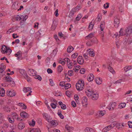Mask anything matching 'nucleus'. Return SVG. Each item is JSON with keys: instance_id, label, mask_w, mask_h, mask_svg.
<instances>
[{"instance_id": "nucleus-14", "label": "nucleus", "mask_w": 132, "mask_h": 132, "mask_svg": "<svg viewBox=\"0 0 132 132\" xmlns=\"http://www.w3.org/2000/svg\"><path fill=\"white\" fill-rule=\"evenodd\" d=\"M43 115L44 118L48 122H49V121L51 120L50 116L46 113H43Z\"/></svg>"}, {"instance_id": "nucleus-63", "label": "nucleus", "mask_w": 132, "mask_h": 132, "mask_svg": "<svg viewBox=\"0 0 132 132\" xmlns=\"http://www.w3.org/2000/svg\"><path fill=\"white\" fill-rule=\"evenodd\" d=\"M61 108L63 110H65L66 108V106L64 104H63L61 106Z\"/></svg>"}, {"instance_id": "nucleus-35", "label": "nucleus", "mask_w": 132, "mask_h": 132, "mask_svg": "<svg viewBox=\"0 0 132 132\" xmlns=\"http://www.w3.org/2000/svg\"><path fill=\"white\" fill-rule=\"evenodd\" d=\"M90 40L92 43L93 44L94 43H97L98 41L97 39L95 37H94Z\"/></svg>"}, {"instance_id": "nucleus-26", "label": "nucleus", "mask_w": 132, "mask_h": 132, "mask_svg": "<svg viewBox=\"0 0 132 132\" xmlns=\"http://www.w3.org/2000/svg\"><path fill=\"white\" fill-rule=\"evenodd\" d=\"M74 50V48L71 46L68 47L67 50V52L69 53H70Z\"/></svg>"}, {"instance_id": "nucleus-55", "label": "nucleus", "mask_w": 132, "mask_h": 132, "mask_svg": "<svg viewBox=\"0 0 132 132\" xmlns=\"http://www.w3.org/2000/svg\"><path fill=\"white\" fill-rule=\"evenodd\" d=\"M105 114L104 111H100L99 114V116H103Z\"/></svg>"}, {"instance_id": "nucleus-56", "label": "nucleus", "mask_w": 132, "mask_h": 132, "mask_svg": "<svg viewBox=\"0 0 132 132\" xmlns=\"http://www.w3.org/2000/svg\"><path fill=\"white\" fill-rule=\"evenodd\" d=\"M5 121L4 120L2 116L1 117H0V124H2L4 123V122Z\"/></svg>"}, {"instance_id": "nucleus-28", "label": "nucleus", "mask_w": 132, "mask_h": 132, "mask_svg": "<svg viewBox=\"0 0 132 132\" xmlns=\"http://www.w3.org/2000/svg\"><path fill=\"white\" fill-rule=\"evenodd\" d=\"M62 112L60 110H58L57 114L60 117L61 119L64 118V116L61 113Z\"/></svg>"}, {"instance_id": "nucleus-49", "label": "nucleus", "mask_w": 132, "mask_h": 132, "mask_svg": "<svg viewBox=\"0 0 132 132\" xmlns=\"http://www.w3.org/2000/svg\"><path fill=\"white\" fill-rule=\"evenodd\" d=\"M74 98L76 101V102L78 103V99L79 98V97L78 95L76 94L74 96Z\"/></svg>"}, {"instance_id": "nucleus-33", "label": "nucleus", "mask_w": 132, "mask_h": 132, "mask_svg": "<svg viewBox=\"0 0 132 132\" xmlns=\"http://www.w3.org/2000/svg\"><path fill=\"white\" fill-rule=\"evenodd\" d=\"M57 69V71L59 72H61L63 69V68L61 65H59Z\"/></svg>"}, {"instance_id": "nucleus-21", "label": "nucleus", "mask_w": 132, "mask_h": 132, "mask_svg": "<svg viewBox=\"0 0 132 132\" xmlns=\"http://www.w3.org/2000/svg\"><path fill=\"white\" fill-rule=\"evenodd\" d=\"M85 132H94V130L90 127H87L85 129Z\"/></svg>"}, {"instance_id": "nucleus-22", "label": "nucleus", "mask_w": 132, "mask_h": 132, "mask_svg": "<svg viewBox=\"0 0 132 132\" xmlns=\"http://www.w3.org/2000/svg\"><path fill=\"white\" fill-rule=\"evenodd\" d=\"M24 16L22 15L20 16H19L18 15H16L15 16V19L16 21H20L23 18Z\"/></svg>"}, {"instance_id": "nucleus-4", "label": "nucleus", "mask_w": 132, "mask_h": 132, "mask_svg": "<svg viewBox=\"0 0 132 132\" xmlns=\"http://www.w3.org/2000/svg\"><path fill=\"white\" fill-rule=\"evenodd\" d=\"M6 93L7 96L11 97L14 96L16 94L15 92L13 90H7Z\"/></svg>"}, {"instance_id": "nucleus-3", "label": "nucleus", "mask_w": 132, "mask_h": 132, "mask_svg": "<svg viewBox=\"0 0 132 132\" xmlns=\"http://www.w3.org/2000/svg\"><path fill=\"white\" fill-rule=\"evenodd\" d=\"M132 32V26L127 27L125 30V33L123 34V35L128 36H129Z\"/></svg>"}, {"instance_id": "nucleus-7", "label": "nucleus", "mask_w": 132, "mask_h": 132, "mask_svg": "<svg viewBox=\"0 0 132 132\" xmlns=\"http://www.w3.org/2000/svg\"><path fill=\"white\" fill-rule=\"evenodd\" d=\"M120 23L119 20L117 18H115L114 19V25L116 28L118 27Z\"/></svg>"}, {"instance_id": "nucleus-51", "label": "nucleus", "mask_w": 132, "mask_h": 132, "mask_svg": "<svg viewBox=\"0 0 132 132\" xmlns=\"http://www.w3.org/2000/svg\"><path fill=\"white\" fill-rule=\"evenodd\" d=\"M35 122L34 120H32V122L30 123H29V124L31 126H34L35 125Z\"/></svg>"}, {"instance_id": "nucleus-32", "label": "nucleus", "mask_w": 132, "mask_h": 132, "mask_svg": "<svg viewBox=\"0 0 132 132\" xmlns=\"http://www.w3.org/2000/svg\"><path fill=\"white\" fill-rule=\"evenodd\" d=\"M5 80L8 82H10L13 80V79L10 76H6L5 78Z\"/></svg>"}, {"instance_id": "nucleus-39", "label": "nucleus", "mask_w": 132, "mask_h": 132, "mask_svg": "<svg viewBox=\"0 0 132 132\" xmlns=\"http://www.w3.org/2000/svg\"><path fill=\"white\" fill-rule=\"evenodd\" d=\"M6 66L5 65H4V64L3 63H2L1 65H0V68L2 69V70H3V71H4L6 68Z\"/></svg>"}, {"instance_id": "nucleus-36", "label": "nucleus", "mask_w": 132, "mask_h": 132, "mask_svg": "<svg viewBox=\"0 0 132 132\" xmlns=\"http://www.w3.org/2000/svg\"><path fill=\"white\" fill-rule=\"evenodd\" d=\"M125 71L126 72V74L127 76H129L132 75V70Z\"/></svg>"}, {"instance_id": "nucleus-18", "label": "nucleus", "mask_w": 132, "mask_h": 132, "mask_svg": "<svg viewBox=\"0 0 132 132\" xmlns=\"http://www.w3.org/2000/svg\"><path fill=\"white\" fill-rule=\"evenodd\" d=\"M92 98L93 100H96L97 99L98 97V95L97 93H94L92 96Z\"/></svg>"}, {"instance_id": "nucleus-5", "label": "nucleus", "mask_w": 132, "mask_h": 132, "mask_svg": "<svg viewBox=\"0 0 132 132\" xmlns=\"http://www.w3.org/2000/svg\"><path fill=\"white\" fill-rule=\"evenodd\" d=\"M122 28H121L120 29V31L119 32V35L118 33L116 32L113 35V36H112V37L114 38L119 37L123 35V33L122 31Z\"/></svg>"}, {"instance_id": "nucleus-30", "label": "nucleus", "mask_w": 132, "mask_h": 132, "mask_svg": "<svg viewBox=\"0 0 132 132\" xmlns=\"http://www.w3.org/2000/svg\"><path fill=\"white\" fill-rule=\"evenodd\" d=\"M126 104L125 103H121L119 104L118 105V108L120 109H122L125 107Z\"/></svg>"}, {"instance_id": "nucleus-57", "label": "nucleus", "mask_w": 132, "mask_h": 132, "mask_svg": "<svg viewBox=\"0 0 132 132\" xmlns=\"http://www.w3.org/2000/svg\"><path fill=\"white\" fill-rule=\"evenodd\" d=\"M66 94L68 97H69L71 95V93L69 91L67 90L66 92Z\"/></svg>"}, {"instance_id": "nucleus-34", "label": "nucleus", "mask_w": 132, "mask_h": 132, "mask_svg": "<svg viewBox=\"0 0 132 132\" xmlns=\"http://www.w3.org/2000/svg\"><path fill=\"white\" fill-rule=\"evenodd\" d=\"M22 54V52L20 51H19L16 53L15 54V56L16 57H21Z\"/></svg>"}, {"instance_id": "nucleus-54", "label": "nucleus", "mask_w": 132, "mask_h": 132, "mask_svg": "<svg viewBox=\"0 0 132 132\" xmlns=\"http://www.w3.org/2000/svg\"><path fill=\"white\" fill-rule=\"evenodd\" d=\"M102 18V16H101V14H98L97 18L96 19H97V20L98 21H100Z\"/></svg>"}, {"instance_id": "nucleus-8", "label": "nucleus", "mask_w": 132, "mask_h": 132, "mask_svg": "<svg viewBox=\"0 0 132 132\" xmlns=\"http://www.w3.org/2000/svg\"><path fill=\"white\" fill-rule=\"evenodd\" d=\"M88 92H86V95L88 97H91L94 93L93 90L92 89H88L87 90Z\"/></svg>"}, {"instance_id": "nucleus-27", "label": "nucleus", "mask_w": 132, "mask_h": 132, "mask_svg": "<svg viewBox=\"0 0 132 132\" xmlns=\"http://www.w3.org/2000/svg\"><path fill=\"white\" fill-rule=\"evenodd\" d=\"M110 66V64H109V66L108 67V69L109 70L111 73L114 74L115 73V72L114 71V70L113 69L112 67H111Z\"/></svg>"}, {"instance_id": "nucleus-12", "label": "nucleus", "mask_w": 132, "mask_h": 132, "mask_svg": "<svg viewBox=\"0 0 132 132\" xmlns=\"http://www.w3.org/2000/svg\"><path fill=\"white\" fill-rule=\"evenodd\" d=\"M20 116L22 118H27L29 116L28 114L25 112H22L20 113Z\"/></svg>"}, {"instance_id": "nucleus-64", "label": "nucleus", "mask_w": 132, "mask_h": 132, "mask_svg": "<svg viewBox=\"0 0 132 132\" xmlns=\"http://www.w3.org/2000/svg\"><path fill=\"white\" fill-rule=\"evenodd\" d=\"M128 123L129 127L130 128H132V122L131 121H128Z\"/></svg>"}, {"instance_id": "nucleus-38", "label": "nucleus", "mask_w": 132, "mask_h": 132, "mask_svg": "<svg viewBox=\"0 0 132 132\" xmlns=\"http://www.w3.org/2000/svg\"><path fill=\"white\" fill-rule=\"evenodd\" d=\"M93 26L94 24H93L92 21L90 23L88 28L89 30H92L93 29Z\"/></svg>"}, {"instance_id": "nucleus-42", "label": "nucleus", "mask_w": 132, "mask_h": 132, "mask_svg": "<svg viewBox=\"0 0 132 132\" xmlns=\"http://www.w3.org/2000/svg\"><path fill=\"white\" fill-rule=\"evenodd\" d=\"M83 101H82V104H84V102L85 103H86L87 102V99L86 96H84L82 97Z\"/></svg>"}, {"instance_id": "nucleus-43", "label": "nucleus", "mask_w": 132, "mask_h": 132, "mask_svg": "<svg viewBox=\"0 0 132 132\" xmlns=\"http://www.w3.org/2000/svg\"><path fill=\"white\" fill-rule=\"evenodd\" d=\"M11 115L13 117H14L15 118V117H16L18 116V115L15 112H13L11 113Z\"/></svg>"}, {"instance_id": "nucleus-45", "label": "nucleus", "mask_w": 132, "mask_h": 132, "mask_svg": "<svg viewBox=\"0 0 132 132\" xmlns=\"http://www.w3.org/2000/svg\"><path fill=\"white\" fill-rule=\"evenodd\" d=\"M82 17V16L80 14H79L76 18L77 20L79 21Z\"/></svg>"}, {"instance_id": "nucleus-9", "label": "nucleus", "mask_w": 132, "mask_h": 132, "mask_svg": "<svg viewBox=\"0 0 132 132\" xmlns=\"http://www.w3.org/2000/svg\"><path fill=\"white\" fill-rule=\"evenodd\" d=\"M116 104L115 102L111 103L109 104V106L108 107V109L110 110H113L114 108L116 105Z\"/></svg>"}, {"instance_id": "nucleus-17", "label": "nucleus", "mask_w": 132, "mask_h": 132, "mask_svg": "<svg viewBox=\"0 0 132 132\" xmlns=\"http://www.w3.org/2000/svg\"><path fill=\"white\" fill-rule=\"evenodd\" d=\"M87 52L88 54L91 56H94L95 55V53L93 50L91 51L90 49L87 50Z\"/></svg>"}, {"instance_id": "nucleus-13", "label": "nucleus", "mask_w": 132, "mask_h": 132, "mask_svg": "<svg viewBox=\"0 0 132 132\" xmlns=\"http://www.w3.org/2000/svg\"><path fill=\"white\" fill-rule=\"evenodd\" d=\"M77 61L78 63L80 64H82L84 62V60L81 56H79L77 59Z\"/></svg>"}, {"instance_id": "nucleus-46", "label": "nucleus", "mask_w": 132, "mask_h": 132, "mask_svg": "<svg viewBox=\"0 0 132 132\" xmlns=\"http://www.w3.org/2000/svg\"><path fill=\"white\" fill-rule=\"evenodd\" d=\"M73 71L72 70H69L68 71V75L69 76H71L73 75Z\"/></svg>"}, {"instance_id": "nucleus-29", "label": "nucleus", "mask_w": 132, "mask_h": 132, "mask_svg": "<svg viewBox=\"0 0 132 132\" xmlns=\"http://www.w3.org/2000/svg\"><path fill=\"white\" fill-rule=\"evenodd\" d=\"M31 89L29 87H24L23 89V91L24 93H27L31 90Z\"/></svg>"}, {"instance_id": "nucleus-44", "label": "nucleus", "mask_w": 132, "mask_h": 132, "mask_svg": "<svg viewBox=\"0 0 132 132\" xmlns=\"http://www.w3.org/2000/svg\"><path fill=\"white\" fill-rule=\"evenodd\" d=\"M86 44L87 46H91L93 44L90 40V41H88L86 42Z\"/></svg>"}, {"instance_id": "nucleus-61", "label": "nucleus", "mask_w": 132, "mask_h": 132, "mask_svg": "<svg viewBox=\"0 0 132 132\" xmlns=\"http://www.w3.org/2000/svg\"><path fill=\"white\" fill-rule=\"evenodd\" d=\"M51 106L52 108L53 109L55 108L56 106V105L54 103H51Z\"/></svg>"}, {"instance_id": "nucleus-6", "label": "nucleus", "mask_w": 132, "mask_h": 132, "mask_svg": "<svg viewBox=\"0 0 132 132\" xmlns=\"http://www.w3.org/2000/svg\"><path fill=\"white\" fill-rule=\"evenodd\" d=\"M20 4L17 2L14 3L12 6V8L14 10H17L18 8L20 6Z\"/></svg>"}, {"instance_id": "nucleus-16", "label": "nucleus", "mask_w": 132, "mask_h": 132, "mask_svg": "<svg viewBox=\"0 0 132 132\" xmlns=\"http://www.w3.org/2000/svg\"><path fill=\"white\" fill-rule=\"evenodd\" d=\"M8 48L5 45H3V47L1 49V51L3 54H5L6 53Z\"/></svg>"}, {"instance_id": "nucleus-48", "label": "nucleus", "mask_w": 132, "mask_h": 132, "mask_svg": "<svg viewBox=\"0 0 132 132\" xmlns=\"http://www.w3.org/2000/svg\"><path fill=\"white\" fill-rule=\"evenodd\" d=\"M49 81L50 82V84L51 86H53L54 85V84L53 83V81L52 79H49Z\"/></svg>"}, {"instance_id": "nucleus-25", "label": "nucleus", "mask_w": 132, "mask_h": 132, "mask_svg": "<svg viewBox=\"0 0 132 132\" xmlns=\"http://www.w3.org/2000/svg\"><path fill=\"white\" fill-rule=\"evenodd\" d=\"M132 65L127 66L124 67V71H127L128 70H132Z\"/></svg>"}, {"instance_id": "nucleus-53", "label": "nucleus", "mask_w": 132, "mask_h": 132, "mask_svg": "<svg viewBox=\"0 0 132 132\" xmlns=\"http://www.w3.org/2000/svg\"><path fill=\"white\" fill-rule=\"evenodd\" d=\"M63 61H65L64 63H65L66 62L67 63H68V62L70 61V60L68 58H65L63 60Z\"/></svg>"}, {"instance_id": "nucleus-1", "label": "nucleus", "mask_w": 132, "mask_h": 132, "mask_svg": "<svg viewBox=\"0 0 132 132\" xmlns=\"http://www.w3.org/2000/svg\"><path fill=\"white\" fill-rule=\"evenodd\" d=\"M84 85V80H79L76 84V88L78 91H80L83 89Z\"/></svg>"}, {"instance_id": "nucleus-52", "label": "nucleus", "mask_w": 132, "mask_h": 132, "mask_svg": "<svg viewBox=\"0 0 132 132\" xmlns=\"http://www.w3.org/2000/svg\"><path fill=\"white\" fill-rule=\"evenodd\" d=\"M69 64H68V68L69 69H71L72 68L73 65V63L71 62H69Z\"/></svg>"}, {"instance_id": "nucleus-58", "label": "nucleus", "mask_w": 132, "mask_h": 132, "mask_svg": "<svg viewBox=\"0 0 132 132\" xmlns=\"http://www.w3.org/2000/svg\"><path fill=\"white\" fill-rule=\"evenodd\" d=\"M78 56V53H75L72 55V57L73 58H76Z\"/></svg>"}, {"instance_id": "nucleus-37", "label": "nucleus", "mask_w": 132, "mask_h": 132, "mask_svg": "<svg viewBox=\"0 0 132 132\" xmlns=\"http://www.w3.org/2000/svg\"><path fill=\"white\" fill-rule=\"evenodd\" d=\"M7 119L9 120V122L10 123H13L14 121V120L13 118L12 119H11L10 117H8Z\"/></svg>"}, {"instance_id": "nucleus-62", "label": "nucleus", "mask_w": 132, "mask_h": 132, "mask_svg": "<svg viewBox=\"0 0 132 132\" xmlns=\"http://www.w3.org/2000/svg\"><path fill=\"white\" fill-rule=\"evenodd\" d=\"M54 38L55 39L56 41L57 42H58L59 41V39L58 38V37L57 35H54Z\"/></svg>"}, {"instance_id": "nucleus-23", "label": "nucleus", "mask_w": 132, "mask_h": 132, "mask_svg": "<svg viewBox=\"0 0 132 132\" xmlns=\"http://www.w3.org/2000/svg\"><path fill=\"white\" fill-rule=\"evenodd\" d=\"M5 90L3 88H0V96H3L4 95Z\"/></svg>"}, {"instance_id": "nucleus-31", "label": "nucleus", "mask_w": 132, "mask_h": 132, "mask_svg": "<svg viewBox=\"0 0 132 132\" xmlns=\"http://www.w3.org/2000/svg\"><path fill=\"white\" fill-rule=\"evenodd\" d=\"M28 72L30 73V75L33 76V75L35 74L36 71L34 69H29L28 70Z\"/></svg>"}, {"instance_id": "nucleus-40", "label": "nucleus", "mask_w": 132, "mask_h": 132, "mask_svg": "<svg viewBox=\"0 0 132 132\" xmlns=\"http://www.w3.org/2000/svg\"><path fill=\"white\" fill-rule=\"evenodd\" d=\"M53 125L55 126H56L57 125L56 124V121H55V120L50 121L49 122Z\"/></svg>"}, {"instance_id": "nucleus-15", "label": "nucleus", "mask_w": 132, "mask_h": 132, "mask_svg": "<svg viewBox=\"0 0 132 132\" xmlns=\"http://www.w3.org/2000/svg\"><path fill=\"white\" fill-rule=\"evenodd\" d=\"M94 76L92 74H90L88 75L87 77L88 80L89 81H92L94 79Z\"/></svg>"}, {"instance_id": "nucleus-10", "label": "nucleus", "mask_w": 132, "mask_h": 132, "mask_svg": "<svg viewBox=\"0 0 132 132\" xmlns=\"http://www.w3.org/2000/svg\"><path fill=\"white\" fill-rule=\"evenodd\" d=\"M57 24V22L55 20H53L51 27V29L53 30H54L56 28Z\"/></svg>"}, {"instance_id": "nucleus-60", "label": "nucleus", "mask_w": 132, "mask_h": 132, "mask_svg": "<svg viewBox=\"0 0 132 132\" xmlns=\"http://www.w3.org/2000/svg\"><path fill=\"white\" fill-rule=\"evenodd\" d=\"M71 104L72 106L75 107L76 106V104L74 101H72L71 103Z\"/></svg>"}, {"instance_id": "nucleus-41", "label": "nucleus", "mask_w": 132, "mask_h": 132, "mask_svg": "<svg viewBox=\"0 0 132 132\" xmlns=\"http://www.w3.org/2000/svg\"><path fill=\"white\" fill-rule=\"evenodd\" d=\"M65 89H67L71 87V85L68 83H66L65 85Z\"/></svg>"}, {"instance_id": "nucleus-24", "label": "nucleus", "mask_w": 132, "mask_h": 132, "mask_svg": "<svg viewBox=\"0 0 132 132\" xmlns=\"http://www.w3.org/2000/svg\"><path fill=\"white\" fill-rule=\"evenodd\" d=\"M94 37V35L93 33H91L89 34L87 36L85 37V39L87 40L90 39Z\"/></svg>"}, {"instance_id": "nucleus-59", "label": "nucleus", "mask_w": 132, "mask_h": 132, "mask_svg": "<svg viewBox=\"0 0 132 132\" xmlns=\"http://www.w3.org/2000/svg\"><path fill=\"white\" fill-rule=\"evenodd\" d=\"M65 82L64 81L61 82L59 84L62 87L65 86Z\"/></svg>"}, {"instance_id": "nucleus-20", "label": "nucleus", "mask_w": 132, "mask_h": 132, "mask_svg": "<svg viewBox=\"0 0 132 132\" xmlns=\"http://www.w3.org/2000/svg\"><path fill=\"white\" fill-rule=\"evenodd\" d=\"M24 127V123L22 122L19 123L18 125V128L20 129H23Z\"/></svg>"}, {"instance_id": "nucleus-11", "label": "nucleus", "mask_w": 132, "mask_h": 132, "mask_svg": "<svg viewBox=\"0 0 132 132\" xmlns=\"http://www.w3.org/2000/svg\"><path fill=\"white\" fill-rule=\"evenodd\" d=\"M113 128L112 126L111 125H110L108 126H106L102 130V131L103 132H106L110 130L111 129Z\"/></svg>"}, {"instance_id": "nucleus-19", "label": "nucleus", "mask_w": 132, "mask_h": 132, "mask_svg": "<svg viewBox=\"0 0 132 132\" xmlns=\"http://www.w3.org/2000/svg\"><path fill=\"white\" fill-rule=\"evenodd\" d=\"M65 132H71V129H72L73 128L71 127H70L68 125H66L65 126Z\"/></svg>"}, {"instance_id": "nucleus-50", "label": "nucleus", "mask_w": 132, "mask_h": 132, "mask_svg": "<svg viewBox=\"0 0 132 132\" xmlns=\"http://www.w3.org/2000/svg\"><path fill=\"white\" fill-rule=\"evenodd\" d=\"M109 3L107 2L104 5V7L105 9H107L109 7Z\"/></svg>"}, {"instance_id": "nucleus-47", "label": "nucleus", "mask_w": 132, "mask_h": 132, "mask_svg": "<svg viewBox=\"0 0 132 132\" xmlns=\"http://www.w3.org/2000/svg\"><path fill=\"white\" fill-rule=\"evenodd\" d=\"M6 53L8 55H9L11 53L12 50L9 47L8 48Z\"/></svg>"}, {"instance_id": "nucleus-2", "label": "nucleus", "mask_w": 132, "mask_h": 132, "mask_svg": "<svg viewBox=\"0 0 132 132\" xmlns=\"http://www.w3.org/2000/svg\"><path fill=\"white\" fill-rule=\"evenodd\" d=\"M80 9V7L78 5H77L75 7L73 8L70 12L69 17L70 18L73 15L75 12L78 11Z\"/></svg>"}]
</instances>
